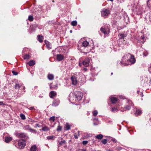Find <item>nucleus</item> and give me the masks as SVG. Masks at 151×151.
<instances>
[{"mask_svg":"<svg viewBox=\"0 0 151 151\" xmlns=\"http://www.w3.org/2000/svg\"><path fill=\"white\" fill-rule=\"evenodd\" d=\"M12 73L14 75H17L18 74V73L14 71H12Z\"/></svg>","mask_w":151,"mask_h":151,"instance_id":"obj_42","label":"nucleus"},{"mask_svg":"<svg viewBox=\"0 0 151 151\" xmlns=\"http://www.w3.org/2000/svg\"><path fill=\"white\" fill-rule=\"evenodd\" d=\"M55 137L54 136L52 135L48 137V139H52L54 138Z\"/></svg>","mask_w":151,"mask_h":151,"instance_id":"obj_38","label":"nucleus"},{"mask_svg":"<svg viewBox=\"0 0 151 151\" xmlns=\"http://www.w3.org/2000/svg\"><path fill=\"white\" fill-rule=\"evenodd\" d=\"M117 110L118 109L116 107H114L112 108L111 111L114 112H116Z\"/></svg>","mask_w":151,"mask_h":151,"instance_id":"obj_33","label":"nucleus"},{"mask_svg":"<svg viewBox=\"0 0 151 151\" xmlns=\"http://www.w3.org/2000/svg\"><path fill=\"white\" fill-rule=\"evenodd\" d=\"M37 38V40L39 41L40 42H42L43 37L42 36L38 35Z\"/></svg>","mask_w":151,"mask_h":151,"instance_id":"obj_19","label":"nucleus"},{"mask_svg":"<svg viewBox=\"0 0 151 151\" xmlns=\"http://www.w3.org/2000/svg\"><path fill=\"white\" fill-rule=\"evenodd\" d=\"M132 104H132L131 105V106H133Z\"/></svg>","mask_w":151,"mask_h":151,"instance_id":"obj_60","label":"nucleus"},{"mask_svg":"<svg viewBox=\"0 0 151 151\" xmlns=\"http://www.w3.org/2000/svg\"><path fill=\"white\" fill-rule=\"evenodd\" d=\"M79 132H79V131H78V135H79Z\"/></svg>","mask_w":151,"mask_h":151,"instance_id":"obj_50","label":"nucleus"},{"mask_svg":"<svg viewBox=\"0 0 151 151\" xmlns=\"http://www.w3.org/2000/svg\"><path fill=\"white\" fill-rule=\"evenodd\" d=\"M98 111L97 110H95L93 112V115L95 116L98 114Z\"/></svg>","mask_w":151,"mask_h":151,"instance_id":"obj_36","label":"nucleus"},{"mask_svg":"<svg viewBox=\"0 0 151 151\" xmlns=\"http://www.w3.org/2000/svg\"><path fill=\"white\" fill-rule=\"evenodd\" d=\"M88 143V141H83L82 143L83 145H86Z\"/></svg>","mask_w":151,"mask_h":151,"instance_id":"obj_41","label":"nucleus"},{"mask_svg":"<svg viewBox=\"0 0 151 151\" xmlns=\"http://www.w3.org/2000/svg\"><path fill=\"white\" fill-rule=\"evenodd\" d=\"M83 93L82 92L78 91L77 92L76 97L77 99V100L79 101L81 100L83 97Z\"/></svg>","mask_w":151,"mask_h":151,"instance_id":"obj_7","label":"nucleus"},{"mask_svg":"<svg viewBox=\"0 0 151 151\" xmlns=\"http://www.w3.org/2000/svg\"><path fill=\"white\" fill-rule=\"evenodd\" d=\"M102 143L105 145L107 142V140L106 139H104L101 141Z\"/></svg>","mask_w":151,"mask_h":151,"instance_id":"obj_34","label":"nucleus"},{"mask_svg":"<svg viewBox=\"0 0 151 151\" xmlns=\"http://www.w3.org/2000/svg\"><path fill=\"white\" fill-rule=\"evenodd\" d=\"M61 129L62 127L59 125L58 127L57 128V131H61Z\"/></svg>","mask_w":151,"mask_h":151,"instance_id":"obj_37","label":"nucleus"},{"mask_svg":"<svg viewBox=\"0 0 151 151\" xmlns=\"http://www.w3.org/2000/svg\"><path fill=\"white\" fill-rule=\"evenodd\" d=\"M33 109L34 107H32L30 108V109Z\"/></svg>","mask_w":151,"mask_h":151,"instance_id":"obj_49","label":"nucleus"},{"mask_svg":"<svg viewBox=\"0 0 151 151\" xmlns=\"http://www.w3.org/2000/svg\"><path fill=\"white\" fill-rule=\"evenodd\" d=\"M26 145L25 140L24 139H20L18 142V148L20 149H23Z\"/></svg>","mask_w":151,"mask_h":151,"instance_id":"obj_3","label":"nucleus"},{"mask_svg":"<svg viewBox=\"0 0 151 151\" xmlns=\"http://www.w3.org/2000/svg\"><path fill=\"white\" fill-rule=\"evenodd\" d=\"M42 130L44 131H47V127H44L42 128Z\"/></svg>","mask_w":151,"mask_h":151,"instance_id":"obj_40","label":"nucleus"},{"mask_svg":"<svg viewBox=\"0 0 151 151\" xmlns=\"http://www.w3.org/2000/svg\"><path fill=\"white\" fill-rule=\"evenodd\" d=\"M20 116L21 118L23 120H24L26 119L25 116L24 114H20Z\"/></svg>","mask_w":151,"mask_h":151,"instance_id":"obj_35","label":"nucleus"},{"mask_svg":"<svg viewBox=\"0 0 151 151\" xmlns=\"http://www.w3.org/2000/svg\"><path fill=\"white\" fill-rule=\"evenodd\" d=\"M54 76L52 74H48V78L50 81L53 80L54 79Z\"/></svg>","mask_w":151,"mask_h":151,"instance_id":"obj_12","label":"nucleus"},{"mask_svg":"<svg viewBox=\"0 0 151 151\" xmlns=\"http://www.w3.org/2000/svg\"><path fill=\"white\" fill-rule=\"evenodd\" d=\"M77 24V22L76 21H73L71 22V25L73 26H76Z\"/></svg>","mask_w":151,"mask_h":151,"instance_id":"obj_26","label":"nucleus"},{"mask_svg":"<svg viewBox=\"0 0 151 151\" xmlns=\"http://www.w3.org/2000/svg\"><path fill=\"white\" fill-rule=\"evenodd\" d=\"M17 136L20 138H24L27 140L29 139V137L24 133H21L17 134Z\"/></svg>","mask_w":151,"mask_h":151,"instance_id":"obj_5","label":"nucleus"},{"mask_svg":"<svg viewBox=\"0 0 151 151\" xmlns=\"http://www.w3.org/2000/svg\"><path fill=\"white\" fill-rule=\"evenodd\" d=\"M111 140L112 141H113V142H116V141H117L116 139H115L113 138H112L111 139Z\"/></svg>","mask_w":151,"mask_h":151,"instance_id":"obj_44","label":"nucleus"},{"mask_svg":"<svg viewBox=\"0 0 151 151\" xmlns=\"http://www.w3.org/2000/svg\"><path fill=\"white\" fill-rule=\"evenodd\" d=\"M101 16L104 17L105 18H106L110 14V12L109 10L107 9L104 8L101 11Z\"/></svg>","mask_w":151,"mask_h":151,"instance_id":"obj_2","label":"nucleus"},{"mask_svg":"<svg viewBox=\"0 0 151 151\" xmlns=\"http://www.w3.org/2000/svg\"><path fill=\"white\" fill-rule=\"evenodd\" d=\"M5 104H4L3 102L0 101V105H4Z\"/></svg>","mask_w":151,"mask_h":151,"instance_id":"obj_45","label":"nucleus"},{"mask_svg":"<svg viewBox=\"0 0 151 151\" xmlns=\"http://www.w3.org/2000/svg\"><path fill=\"white\" fill-rule=\"evenodd\" d=\"M127 35L126 34L122 33L119 34L118 35V36L119 39H121L126 37L127 36Z\"/></svg>","mask_w":151,"mask_h":151,"instance_id":"obj_14","label":"nucleus"},{"mask_svg":"<svg viewBox=\"0 0 151 151\" xmlns=\"http://www.w3.org/2000/svg\"><path fill=\"white\" fill-rule=\"evenodd\" d=\"M129 103H130V102H131V101H129Z\"/></svg>","mask_w":151,"mask_h":151,"instance_id":"obj_61","label":"nucleus"},{"mask_svg":"<svg viewBox=\"0 0 151 151\" xmlns=\"http://www.w3.org/2000/svg\"><path fill=\"white\" fill-rule=\"evenodd\" d=\"M20 96V94H19V95H18V94L17 93V96Z\"/></svg>","mask_w":151,"mask_h":151,"instance_id":"obj_55","label":"nucleus"},{"mask_svg":"<svg viewBox=\"0 0 151 151\" xmlns=\"http://www.w3.org/2000/svg\"><path fill=\"white\" fill-rule=\"evenodd\" d=\"M142 113V111L141 110L139 109H137L135 114L137 116L141 114Z\"/></svg>","mask_w":151,"mask_h":151,"instance_id":"obj_16","label":"nucleus"},{"mask_svg":"<svg viewBox=\"0 0 151 151\" xmlns=\"http://www.w3.org/2000/svg\"><path fill=\"white\" fill-rule=\"evenodd\" d=\"M33 19H34V18L32 16H31V15L29 16L28 17V20L29 21H30V22L32 21H33Z\"/></svg>","mask_w":151,"mask_h":151,"instance_id":"obj_27","label":"nucleus"},{"mask_svg":"<svg viewBox=\"0 0 151 151\" xmlns=\"http://www.w3.org/2000/svg\"><path fill=\"white\" fill-rule=\"evenodd\" d=\"M84 70L85 71H86L87 70V68H84Z\"/></svg>","mask_w":151,"mask_h":151,"instance_id":"obj_47","label":"nucleus"},{"mask_svg":"<svg viewBox=\"0 0 151 151\" xmlns=\"http://www.w3.org/2000/svg\"><path fill=\"white\" fill-rule=\"evenodd\" d=\"M65 143H66V141L65 140H64L63 141H60L59 142V144L60 146H61Z\"/></svg>","mask_w":151,"mask_h":151,"instance_id":"obj_31","label":"nucleus"},{"mask_svg":"<svg viewBox=\"0 0 151 151\" xmlns=\"http://www.w3.org/2000/svg\"><path fill=\"white\" fill-rule=\"evenodd\" d=\"M37 88V86H35V88Z\"/></svg>","mask_w":151,"mask_h":151,"instance_id":"obj_54","label":"nucleus"},{"mask_svg":"<svg viewBox=\"0 0 151 151\" xmlns=\"http://www.w3.org/2000/svg\"><path fill=\"white\" fill-rule=\"evenodd\" d=\"M52 48L51 46L50 43L48 42V49H51Z\"/></svg>","mask_w":151,"mask_h":151,"instance_id":"obj_39","label":"nucleus"},{"mask_svg":"<svg viewBox=\"0 0 151 151\" xmlns=\"http://www.w3.org/2000/svg\"><path fill=\"white\" fill-rule=\"evenodd\" d=\"M36 146L35 145L33 146L31 148V151H36Z\"/></svg>","mask_w":151,"mask_h":151,"instance_id":"obj_24","label":"nucleus"},{"mask_svg":"<svg viewBox=\"0 0 151 151\" xmlns=\"http://www.w3.org/2000/svg\"><path fill=\"white\" fill-rule=\"evenodd\" d=\"M72 30H70V32L72 33Z\"/></svg>","mask_w":151,"mask_h":151,"instance_id":"obj_52","label":"nucleus"},{"mask_svg":"<svg viewBox=\"0 0 151 151\" xmlns=\"http://www.w3.org/2000/svg\"><path fill=\"white\" fill-rule=\"evenodd\" d=\"M23 57L24 59H28L29 58V55L26 54L24 55Z\"/></svg>","mask_w":151,"mask_h":151,"instance_id":"obj_32","label":"nucleus"},{"mask_svg":"<svg viewBox=\"0 0 151 151\" xmlns=\"http://www.w3.org/2000/svg\"><path fill=\"white\" fill-rule=\"evenodd\" d=\"M90 59L89 58H86L83 60V63L84 66L88 67L89 65Z\"/></svg>","mask_w":151,"mask_h":151,"instance_id":"obj_6","label":"nucleus"},{"mask_svg":"<svg viewBox=\"0 0 151 151\" xmlns=\"http://www.w3.org/2000/svg\"><path fill=\"white\" fill-rule=\"evenodd\" d=\"M22 85L21 84H20V83L18 84H16L15 86V89H17L18 90L20 88V87L22 86Z\"/></svg>","mask_w":151,"mask_h":151,"instance_id":"obj_21","label":"nucleus"},{"mask_svg":"<svg viewBox=\"0 0 151 151\" xmlns=\"http://www.w3.org/2000/svg\"><path fill=\"white\" fill-rule=\"evenodd\" d=\"M65 129L66 130H68L70 129V126L68 123H66L65 126Z\"/></svg>","mask_w":151,"mask_h":151,"instance_id":"obj_22","label":"nucleus"},{"mask_svg":"<svg viewBox=\"0 0 151 151\" xmlns=\"http://www.w3.org/2000/svg\"><path fill=\"white\" fill-rule=\"evenodd\" d=\"M143 55H144L145 56H146L147 55H145V53H143Z\"/></svg>","mask_w":151,"mask_h":151,"instance_id":"obj_53","label":"nucleus"},{"mask_svg":"<svg viewBox=\"0 0 151 151\" xmlns=\"http://www.w3.org/2000/svg\"><path fill=\"white\" fill-rule=\"evenodd\" d=\"M46 42L47 41L46 40H45V42L46 44V47H47V44Z\"/></svg>","mask_w":151,"mask_h":151,"instance_id":"obj_46","label":"nucleus"},{"mask_svg":"<svg viewBox=\"0 0 151 151\" xmlns=\"http://www.w3.org/2000/svg\"><path fill=\"white\" fill-rule=\"evenodd\" d=\"M27 64L29 65V66H32L35 64V62L34 61L32 60L28 62Z\"/></svg>","mask_w":151,"mask_h":151,"instance_id":"obj_17","label":"nucleus"},{"mask_svg":"<svg viewBox=\"0 0 151 151\" xmlns=\"http://www.w3.org/2000/svg\"><path fill=\"white\" fill-rule=\"evenodd\" d=\"M23 128L24 130H27L29 131L31 128L29 125H25L23 126Z\"/></svg>","mask_w":151,"mask_h":151,"instance_id":"obj_18","label":"nucleus"},{"mask_svg":"<svg viewBox=\"0 0 151 151\" xmlns=\"http://www.w3.org/2000/svg\"><path fill=\"white\" fill-rule=\"evenodd\" d=\"M141 95H142L141 96H143V94H141Z\"/></svg>","mask_w":151,"mask_h":151,"instance_id":"obj_57","label":"nucleus"},{"mask_svg":"<svg viewBox=\"0 0 151 151\" xmlns=\"http://www.w3.org/2000/svg\"><path fill=\"white\" fill-rule=\"evenodd\" d=\"M82 151H86V150L85 149H83L82 150Z\"/></svg>","mask_w":151,"mask_h":151,"instance_id":"obj_48","label":"nucleus"},{"mask_svg":"<svg viewBox=\"0 0 151 151\" xmlns=\"http://www.w3.org/2000/svg\"><path fill=\"white\" fill-rule=\"evenodd\" d=\"M100 30L102 33L106 35H107L110 32V29L108 27H102L101 28Z\"/></svg>","mask_w":151,"mask_h":151,"instance_id":"obj_4","label":"nucleus"},{"mask_svg":"<svg viewBox=\"0 0 151 151\" xmlns=\"http://www.w3.org/2000/svg\"><path fill=\"white\" fill-rule=\"evenodd\" d=\"M55 120V116H52L49 119V120L51 122H53Z\"/></svg>","mask_w":151,"mask_h":151,"instance_id":"obj_28","label":"nucleus"},{"mask_svg":"<svg viewBox=\"0 0 151 151\" xmlns=\"http://www.w3.org/2000/svg\"><path fill=\"white\" fill-rule=\"evenodd\" d=\"M71 80L72 81V84L73 85H76L77 83V81L76 77L74 76H72L71 77Z\"/></svg>","mask_w":151,"mask_h":151,"instance_id":"obj_8","label":"nucleus"},{"mask_svg":"<svg viewBox=\"0 0 151 151\" xmlns=\"http://www.w3.org/2000/svg\"><path fill=\"white\" fill-rule=\"evenodd\" d=\"M129 61L131 63V64L134 63L135 62V59L134 58V57L133 56L131 55Z\"/></svg>","mask_w":151,"mask_h":151,"instance_id":"obj_13","label":"nucleus"},{"mask_svg":"<svg viewBox=\"0 0 151 151\" xmlns=\"http://www.w3.org/2000/svg\"><path fill=\"white\" fill-rule=\"evenodd\" d=\"M111 101L113 104L115 103L117 101V99L114 97H112L111 98Z\"/></svg>","mask_w":151,"mask_h":151,"instance_id":"obj_15","label":"nucleus"},{"mask_svg":"<svg viewBox=\"0 0 151 151\" xmlns=\"http://www.w3.org/2000/svg\"><path fill=\"white\" fill-rule=\"evenodd\" d=\"M29 131L31 132H32V133H36L37 132L36 130H35L34 129H32L31 128H30Z\"/></svg>","mask_w":151,"mask_h":151,"instance_id":"obj_29","label":"nucleus"},{"mask_svg":"<svg viewBox=\"0 0 151 151\" xmlns=\"http://www.w3.org/2000/svg\"><path fill=\"white\" fill-rule=\"evenodd\" d=\"M124 109H126V110H129L131 109V106L130 105H127L124 107Z\"/></svg>","mask_w":151,"mask_h":151,"instance_id":"obj_30","label":"nucleus"},{"mask_svg":"<svg viewBox=\"0 0 151 151\" xmlns=\"http://www.w3.org/2000/svg\"><path fill=\"white\" fill-rule=\"evenodd\" d=\"M50 88H51V86H50Z\"/></svg>","mask_w":151,"mask_h":151,"instance_id":"obj_64","label":"nucleus"},{"mask_svg":"<svg viewBox=\"0 0 151 151\" xmlns=\"http://www.w3.org/2000/svg\"><path fill=\"white\" fill-rule=\"evenodd\" d=\"M147 3L148 6L150 8H151V0H148Z\"/></svg>","mask_w":151,"mask_h":151,"instance_id":"obj_25","label":"nucleus"},{"mask_svg":"<svg viewBox=\"0 0 151 151\" xmlns=\"http://www.w3.org/2000/svg\"><path fill=\"white\" fill-rule=\"evenodd\" d=\"M114 0H110L111 1H113Z\"/></svg>","mask_w":151,"mask_h":151,"instance_id":"obj_59","label":"nucleus"},{"mask_svg":"<svg viewBox=\"0 0 151 151\" xmlns=\"http://www.w3.org/2000/svg\"><path fill=\"white\" fill-rule=\"evenodd\" d=\"M25 87L24 86L23 87V90H25Z\"/></svg>","mask_w":151,"mask_h":151,"instance_id":"obj_51","label":"nucleus"},{"mask_svg":"<svg viewBox=\"0 0 151 151\" xmlns=\"http://www.w3.org/2000/svg\"><path fill=\"white\" fill-rule=\"evenodd\" d=\"M89 43L86 41H85L83 42L81 47V52L86 55L90 51V50H88L87 48L88 46Z\"/></svg>","mask_w":151,"mask_h":151,"instance_id":"obj_1","label":"nucleus"},{"mask_svg":"<svg viewBox=\"0 0 151 151\" xmlns=\"http://www.w3.org/2000/svg\"><path fill=\"white\" fill-rule=\"evenodd\" d=\"M12 140V137L6 136L5 137L4 141L6 143H8Z\"/></svg>","mask_w":151,"mask_h":151,"instance_id":"obj_11","label":"nucleus"},{"mask_svg":"<svg viewBox=\"0 0 151 151\" xmlns=\"http://www.w3.org/2000/svg\"><path fill=\"white\" fill-rule=\"evenodd\" d=\"M31 74H32V75L33 73H31ZM33 76V75H32V76Z\"/></svg>","mask_w":151,"mask_h":151,"instance_id":"obj_62","label":"nucleus"},{"mask_svg":"<svg viewBox=\"0 0 151 151\" xmlns=\"http://www.w3.org/2000/svg\"><path fill=\"white\" fill-rule=\"evenodd\" d=\"M139 92V91H137L138 93Z\"/></svg>","mask_w":151,"mask_h":151,"instance_id":"obj_63","label":"nucleus"},{"mask_svg":"<svg viewBox=\"0 0 151 151\" xmlns=\"http://www.w3.org/2000/svg\"><path fill=\"white\" fill-rule=\"evenodd\" d=\"M96 138L99 139H101L103 137V135L102 134H99V135H96Z\"/></svg>","mask_w":151,"mask_h":151,"instance_id":"obj_23","label":"nucleus"},{"mask_svg":"<svg viewBox=\"0 0 151 151\" xmlns=\"http://www.w3.org/2000/svg\"><path fill=\"white\" fill-rule=\"evenodd\" d=\"M59 104V102L58 101H57L56 100H54L53 101V104L52 105V106H58Z\"/></svg>","mask_w":151,"mask_h":151,"instance_id":"obj_20","label":"nucleus"},{"mask_svg":"<svg viewBox=\"0 0 151 151\" xmlns=\"http://www.w3.org/2000/svg\"><path fill=\"white\" fill-rule=\"evenodd\" d=\"M57 58L58 61H62L64 59V56L61 54H58L57 55Z\"/></svg>","mask_w":151,"mask_h":151,"instance_id":"obj_9","label":"nucleus"},{"mask_svg":"<svg viewBox=\"0 0 151 151\" xmlns=\"http://www.w3.org/2000/svg\"><path fill=\"white\" fill-rule=\"evenodd\" d=\"M56 95V92L53 91H51L49 94L50 97L51 98H53V97L55 96Z\"/></svg>","mask_w":151,"mask_h":151,"instance_id":"obj_10","label":"nucleus"},{"mask_svg":"<svg viewBox=\"0 0 151 151\" xmlns=\"http://www.w3.org/2000/svg\"><path fill=\"white\" fill-rule=\"evenodd\" d=\"M74 137L76 139H77L78 138V136L77 135V134L76 133H75L74 134Z\"/></svg>","mask_w":151,"mask_h":151,"instance_id":"obj_43","label":"nucleus"},{"mask_svg":"<svg viewBox=\"0 0 151 151\" xmlns=\"http://www.w3.org/2000/svg\"><path fill=\"white\" fill-rule=\"evenodd\" d=\"M94 125H96V123H94Z\"/></svg>","mask_w":151,"mask_h":151,"instance_id":"obj_58","label":"nucleus"},{"mask_svg":"<svg viewBox=\"0 0 151 151\" xmlns=\"http://www.w3.org/2000/svg\"><path fill=\"white\" fill-rule=\"evenodd\" d=\"M113 73H111V75H113Z\"/></svg>","mask_w":151,"mask_h":151,"instance_id":"obj_56","label":"nucleus"}]
</instances>
